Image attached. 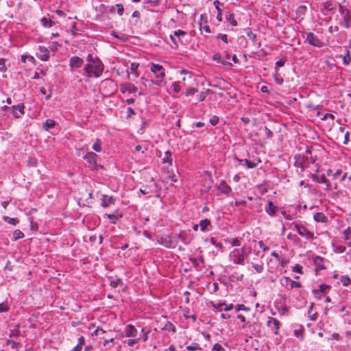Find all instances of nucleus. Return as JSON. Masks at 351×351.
I'll use <instances>...</instances> for the list:
<instances>
[{"label": "nucleus", "instance_id": "obj_1", "mask_svg": "<svg viewBox=\"0 0 351 351\" xmlns=\"http://www.w3.org/2000/svg\"><path fill=\"white\" fill-rule=\"evenodd\" d=\"M295 166L304 171L309 167L310 164H315L317 160V156H313L310 148H307L303 154L295 155Z\"/></svg>", "mask_w": 351, "mask_h": 351}, {"label": "nucleus", "instance_id": "obj_2", "mask_svg": "<svg viewBox=\"0 0 351 351\" xmlns=\"http://www.w3.org/2000/svg\"><path fill=\"white\" fill-rule=\"evenodd\" d=\"M104 64L99 58H95L94 61L87 63L84 67L83 75L88 78H98L104 71Z\"/></svg>", "mask_w": 351, "mask_h": 351}, {"label": "nucleus", "instance_id": "obj_3", "mask_svg": "<svg viewBox=\"0 0 351 351\" xmlns=\"http://www.w3.org/2000/svg\"><path fill=\"white\" fill-rule=\"evenodd\" d=\"M149 68L151 72L155 76V82L153 83L156 86H160L162 82H165L166 77V70L163 66L160 64L150 63Z\"/></svg>", "mask_w": 351, "mask_h": 351}, {"label": "nucleus", "instance_id": "obj_4", "mask_svg": "<svg viewBox=\"0 0 351 351\" xmlns=\"http://www.w3.org/2000/svg\"><path fill=\"white\" fill-rule=\"evenodd\" d=\"M236 95L234 88L226 80H221V103L229 101L230 99H234Z\"/></svg>", "mask_w": 351, "mask_h": 351}, {"label": "nucleus", "instance_id": "obj_5", "mask_svg": "<svg viewBox=\"0 0 351 351\" xmlns=\"http://www.w3.org/2000/svg\"><path fill=\"white\" fill-rule=\"evenodd\" d=\"M250 249H246L244 247L241 249H234L230 252L229 256L234 263L243 265L245 262V256L250 253Z\"/></svg>", "mask_w": 351, "mask_h": 351}, {"label": "nucleus", "instance_id": "obj_6", "mask_svg": "<svg viewBox=\"0 0 351 351\" xmlns=\"http://www.w3.org/2000/svg\"><path fill=\"white\" fill-rule=\"evenodd\" d=\"M227 232L226 228L223 227L221 228V240H222L225 245L229 247L233 246L241 245V241L237 237H235L232 234L226 235L223 232Z\"/></svg>", "mask_w": 351, "mask_h": 351}, {"label": "nucleus", "instance_id": "obj_7", "mask_svg": "<svg viewBox=\"0 0 351 351\" xmlns=\"http://www.w3.org/2000/svg\"><path fill=\"white\" fill-rule=\"evenodd\" d=\"M221 318L222 319H229L233 315L236 314L234 313V304L230 303L229 304H226V302H222L221 301Z\"/></svg>", "mask_w": 351, "mask_h": 351}, {"label": "nucleus", "instance_id": "obj_8", "mask_svg": "<svg viewBox=\"0 0 351 351\" xmlns=\"http://www.w3.org/2000/svg\"><path fill=\"white\" fill-rule=\"evenodd\" d=\"M280 285L287 289L291 290L295 287L300 288L302 287V284L300 282L292 280L288 276H284L280 280Z\"/></svg>", "mask_w": 351, "mask_h": 351}, {"label": "nucleus", "instance_id": "obj_9", "mask_svg": "<svg viewBox=\"0 0 351 351\" xmlns=\"http://www.w3.org/2000/svg\"><path fill=\"white\" fill-rule=\"evenodd\" d=\"M306 37L305 43L315 47H322L324 45L323 42L313 32L306 33Z\"/></svg>", "mask_w": 351, "mask_h": 351}, {"label": "nucleus", "instance_id": "obj_10", "mask_svg": "<svg viewBox=\"0 0 351 351\" xmlns=\"http://www.w3.org/2000/svg\"><path fill=\"white\" fill-rule=\"evenodd\" d=\"M312 259L314 265L316 266L315 269V271L316 274L321 270L326 269V267L324 265L325 260L323 257L317 255H313L312 256ZM326 261L328 262V261L326 260Z\"/></svg>", "mask_w": 351, "mask_h": 351}, {"label": "nucleus", "instance_id": "obj_11", "mask_svg": "<svg viewBox=\"0 0 351 351\" xmlns=\"http://www.w3.org/2000/svg\"><path fill=\"white\" fill-rule=\"evenodd\" d=\"M157 243L167 248H172L175 247L171 237L169 235L158 237Z\"/></svg>", "mask_w": 351, "mask_h": 351}, {"label": "nucleus", "instance_id": "obj_12", "mask_svg": "<svg viewBox=\"0 0 351 351\" xmlns=\"http://www.w3.org/2000/svg\"><path fill=\"white\" fill-rule=\"evenodd\" d=\"M310 178L315 182L325 184L326 191H330L332 189L329 180L326 178V176L324 174L322 175L320 177H319L316 174H311Z\"/></svg>", "mask_w": 351, "mask_h": 351}, {"label": "nucleus", "instance_id": "obj_13", "mask_svg": "<svg viewBox=\"0 0 351 351\" xmlns=\"http://www.w3.org/2000/svg\"><path fill=\"white\" fill-rule=\"evenodd\" d=\"M36 56L42 61H48L50 58V51L46 47L39 46Z\"/></svg>", "mask_w": 351, "mask_h": 351}, {"label": "nucleus", "instance_id": "obj_14", "mask_svg": "<svg viewBox=\"0 0 351 351\" xmlns=\"http://www.w3.org/2000/svg\"><path fill=\"white\" fill-rule=\"evenodd\" d=\"M137 87L130 82L122 83L120 84V91L124 94L125 93H135L137 91Z\"/></svg>", "mask_w": 351, "mask_h": 351}, {"label": "nucleus", "instance_id": "obj_15", "mask_svg": "<svg viewBox=\"0 0 351 351\" xmlns=\"http://www.w3.org/2000/svg\"><path fill=\"white\" fill-rule=\"evenodd\" d=\"M298 234L301 236L302 237L305 238L308 241H313L316 237L314 236V233L310 230H308L306 227L302 223V226L300 227V230L298 232Z\"/></svg>", "mask_w": 351, "mask_h": 351}, {"label": "nucleus", "instance_id": "obj_16", "mask_svg": "<svg viewBox=\"0 0 351 351\" xmlns=\"http://www.w3.org/2000/svg\"><path fill=\"white\" fill-rule=\"evenodd\" d=\"M248 330L247 331L250 333V337H260L261 333V325L258 323H253L247 326Z\"/></svg>", "mask_w": 351, "mask_h": 351}, {"label": "nucleus", "instance_id": "obj_17", "mask_svg": "<svg viewBox=\"0 0 351 351\" xmlns=\"http://www.w3.org/2000/svg\"><path fill=\"white\" fill-rule=\"evenodd\" d=\"M267 325L268 327L271 328L274 334H278V330L280 326V323L278 319L274 317H269V319L267 322Z\"/></svg>", "mask_w": 351, "mask_h": 351}, {"label": "nucleus", "instance_id": "obj_18", "mask_svg": "<svg viewBox=\"0 0 351 351\" xmlns=\"http://www.w3.org/2000/svg\"><path fill=\"white\" fill-rule=\"evenodd\" d=\"M84 64V60L78 56H73L69 59V66L71 71L75 68L81 67Z\"/></svg>", "mask_w": 351, "mask_h": 351}, {"label": "nucleus", "instance_id": "obj_19", "mask_svg": "<svg viewBox=\"0 0 351 351\" xmlns=\"http://www.w3.org/2000/svg\"><path fill=\"white\" fill-rule=\"evenodd\" d=\"M339 25L346 29H349L351 27L350 12L341 15V19L339 22Z\"/></svg>", "mask_w": 351, "mask_h": 351}, {"label": "nucleus", "instance_id": "obj_20", "mask_svg": "<svg viewBox=\"0 0 351 351\" xmlns=\"http://www.w3.org/2000/svg\"><path fill=\"white\" fill-rule=\"evenodd\" d=\"M97 155L94 152H88L84 156V159L86 160L93 167L97 169Z\"/></svg>", "mask_w": 351, "mask_h": 351}, {"label": "nucleus", "instance_id": "obj_21", "mask_svg": "<svg viewBox=\"0 0 351 351\" xmlns=\"http://www.w3.org/2000/svg\"><path fill=\"white\" fill-rule=\"evenodd\" d=\"M223 15V13L221 12V16ZM226 19V23H230L232 26H237V21L235 19L234 14L230 11H226L223 13ZM222 21V18L221 17V21Z\"/></svg>", "mask_w": 351, "mask_h": 351}, {"label": "nucleus", "instance_id": "obj_22", "mask_svg": "<svg viewBox=\"0 0 351 351\" xmlns=\"http://www.w3.org/2000/svg\"><path fill=\"white\" fill-rule=\"evenodd\" d=\"M24 108L25 106L23 104H19L16 106H13L12 107V113L13 116L15 118L21 117L25 113Z\"/></svg>", "mask_w": 351, "mask_h": 351}, {"label": "nucleus", "instance_id": "obj_23", "mask_svg": "<svg viewBox=\"0 0 351 351\" xmlns=\"http://www.w3.org/2000/svg\"><path fill=\"white\" fill-rule=\"evenodd\" d=\"M125 335L127 337H136L138 335L137 329L132 324H128L124 328Z\"/></svg>", "mask_w": 351, "mask_h": 351}, {"label": "nucleus", "instance_id": "obj_24", "mask_svg": "<svg viewBox=\"0 0 351 351\" xmlns=\"http://www.w3.org/2000/svg\"><path fill=\"white\" fill-rule=\"evenodd\" d=\"M231 56V52L229 50L225 49L223 51V60H221V64L228 69L232 66V63L229 62Z\"/></svg>", "mask_w": 351, "mask_h": 351}, {"label": "nucleus", "instance_id": "obj_25", "mask_svg": "<svg viewBox=\"0 0 351 351\" xmlns=\"http://www.w3.org/2000/svg\"><path fill=\"white\" fill-rule=\"evenodd\" d=\"M278 210V206L274 205L271 201H269L267 203V206L265 207V212L269 215V216H274L276 215V213Z\"/></svg>", "mask_w": 351, "mask_h": 351}, {"label": "nucleus", "instance_id": "obj_26", "mask_svg": "<svg viewBox=\"0 0 351 351\" xmlns=\"http://www.w3.org/2000/svg\"><path fill=\"white\" fill-rule=\"evenodd\" d=\"M115 199L112 196H108L107 195H103L101 198V206L106 208L110 204H114Z\"/></svg>", "mask_w": 351, "mask_h": 351}, {"label": "nucleus", "instance_id": "obj_27", "mask_svg": "<svg viewBox=\"0 0 351 351\" xmlns=\"http://www.w3.org/2000/svg\"><path fill=\"white\" fill-rule=\"evenodd\" d=\"M307 12V7L306 5H302L297 8L295 11L296 17L298 19H300L303 20L304 19L305 15Z\"/></svg>", "mask_w": 351, "mask_h": 351}, {"label": "nucleus", "instance_id": "obj_28", "mask_svg": "<svg viewBox=\"0 0 351 351\" xmlns=\"http://www.w3.org/2000/svg\"><path fill=\"white\" fill-rule=\"evenodd\" d=\"M187 33L183 30L181 29H177L174 31V36H176V38L178 39L179 44H183L184 43V39L186 36Z\"/></svg>", "mask_w": 351, "mask_h": 351}, {"label": "nucleus", "instance_id": "obj_29", "mask_svg": "<svg viewBox=\"0 0 351 351\" xmlns=\"http://www.w3.org/2000/svg\"><path fill=\"white\" fill-rule=\"evenodd\" d=\"M314 303L311 302L308 307L307 315L308 318L312 321H315L317 319V313L316 311H313Z\"/></svg>", "mask_w": 351, "mask_h": 351}, {"label": "nucleus", "instance_id": "obj_30", "mask_svg": "<svg viewBox=\"0 0 351 351\" xmlns=\"http://www.w3.org/2000/svg\"><path fill=\"white\" fill-rule=\"evenodd\" d=\"M323 8L330 13H333L336 9V4L332 1H327L323 3Z\"/></svg>", "mask_w": 351, "mask_h": 351}, {"label": "nucleus", "instance_id": "obj_31", "mask_svg": "<svg viewBox=\"0 0 351 351\" xmlns=\"http://www.w3.org/2000/svg\"><path fill=\"white\" fill-rule=\"evenodd\" d=\"M313 219L316 222L326 223L328 221L327 217L321 212L314 214Z\"/></svg>", "mask_w": 351, "mask_h": 351}, {"label": "nucleus", "instance_id": "obj_32", "mask_svg": "<svg viewBox=\"0 0 351 351\" xmlns=\"http://www.w3.org/2000/svg\"><path fill=\"white\" fill-rule=\"evenodd\" d=\"M246 34L247 36L249 37V38L252 40V42L253 43V44L254 45H257L258 47H261V43H258V40H257V36L256 35L253 33L250 29H247V32H246Z\"/></svg>", "mask_w": 351, "mask_h": 351}, {"label": "nucleus", "instance_id": "obj_33", "mask_svg": "<svg viewBox=\"0 0 351 351\" xmlns=\"http://www.w3.org/2000/svg\"><path fill=\"white\" fill-rule=\"evenodd\" d=\"M231 193V188L226 184L225 181L221 180V193H223L228 196Z\"/></svg>", "mask_w": 351, "mask_h": 351}, {"label": "nucleus", "instance_id": "obj_34", "mask_svg": "<svg viewBox=\"0 0 351 351\" xmlns=\"http://www.w3.org/2000/svg\"><path fill=\"white\" fill-rule=\"evenodd\" d=\"M171 152L170 151H167L165 152V156L162 158V163H168L169 165H172V157H171Z\"/></svg>", "mask_w": 351, "mask_h": 351}, {"label": "nucleus", "instance_id": "obj_35", "mask_svg": "<svg viewBox=\"0 0 351 351\" xmlns=\"http://www.w3.org/2000/svg\"><path fill=\"white\" fill-rule=\"evenodd\" d=\"M55 125V121L52 119H47L45 122L43 123V128L45 130H49V129L53 128Z\"/></svg>", "mask_w": 351, "mask_h": 351}, {"label": "nucleus", "instance_id": "obj_36", "mask_svg": "<svg viewBox=\"0 0 351 351\" xmlns=\"http://www.w3.org/2000/svg\"><path fill=\"white\" fill-rule=\"evenodd\" d=\"M331 288V287L328 285H326V284H321L319 287V290H313V292L314 293V295L316 296V294L318 293V292H320V293H326V291L328 289H330Z\"/></svg>", "mask_w": 351, "mask_h": 351}, {"label": "nucleus", "instance_id": "obj_37", "mask_svg": "<svg viewBox=\"0 0 351 351\" xmlns=\"http://www.w3.org/2000/svg\"><path fill=\"white\" fill-rule=\"evenodd\" d=\"M274 82L278 85H282L284 82L282 77L278 73V71H275L273 74Z\"/></svg>", "mask_w": 351, "mask_h": 351}, {"label": "nucleus", "instance_id": "obj_38", "mask_svg": "<svg viewBox=\"0 0 351 351\" xmlns=\"http://www.w3.org/2000/svg\"><path fill=\"white\" fill-rule=\"evenodd\" d=\"M351 62L350 51L348 49L346 50V53L343 57V64L345 66L348 65Z\"/></svg>", "mask_w": 351, "mask_h": 351}, {"label": "nucleus", "instance_id": "obj_39", "mask_svg": "<svg viewBox=\"0 0 351 351\" xmlns=\"http://www.w3.org/2000/svg\"><path fill=\"white\" fill-rule=\"evenodd\" d=\"M110 285L112 288H117L119 286V285L122 283L121 280L119 278L115 277L114 278H113L112 277H110Z\"/></svg>", "mask_w": 351, "mask_h": 351}, {"label": "nucleus", "instance_id": "obj_40", "mask_svg": "<svg viewBox=\"0 0 351 351\" xmlns=\"http://www.w3.org/2000/svg\"><path fill=\"white\" fill-rule=\"evenodd\" d=\"M104 217H107L110 220V222L111 223L114 224V223H116L117 219L121 217V215H112V214H105Z\"/></svg>", "mask_w": 351, "mask_h": 351}, {"label": "nucleus", "instance_id": "obj_41", "mask_svg": "<svg viewBox=\"0 0 351 351\" xmlns=\"http://www.w3.org/2000/svg\"><path fill=\"white\" fill-rule=\"evenodd\" d=\"M41 23L45 27H51L54 25V22L46 17L41 19Z\"/></svg>", "mask_w": 351, "mask_h": 351}, {"label": "nucleus", "instance_id": "obj_42", "mask_svg": "<svg viewBox=\"0 0 351 351\" xmlns=\"http://www.w3.org/2000/svg\"><path fill=\"white\" fill-rule=\"evenodd\" d=\"M199 30L201 31L202 34L204 32L206 33H210V29L209 26L206 24V21H204V23L201 21L199 23Z\"/></svg>", "mask_w": 351, "mask_h": 351}, {"label": "nucleus", "instance_id": "obj_43", "mask_svg": "<svg viewBox=\"0 0 351 351\" xmlns=\"http://www.w3.org/2000/svg\"><path fill=\"white\" fill-rule=\"evenodd\" d=\"M250 310V308L245 306L244 304L234 305V313H236L239 311H249Z\"/></svg>", "mask_w": 351, "mask_h": 351}, {"label": "nucleus", "instance_id": "obj_44", "mask_svg": "<svg viewBox=\"0 0 351 351\" xmlns=\"http://www.w3.org/2000/svg\"><path fill=\"white\" fill-rule=\"evenodd\" d=\"M210 225V221L208 219H202L199 221L200 230L204 232L207 230L208 226Z\"/></svg>", "mask_w": 351, "mask_h": 351}, {"label": "nucleus", "instance_id": "obj_45", "mask_svg": "<svg viewBox=\"0 0 351 351\" xmlns=\"http://www.w3.org/2000/svg\"><path fill=\"white\" fill-rule=\"evenodd\" d=\"M24 236V234L20 230H15L12 233V239L14 241L22 239Z\"/></svg>", "mask_w": 351, "mask_h": 351}, {"label": "nucleus", "instance_id": "obj_46", "mask_svg": "<svg viewBox=\"0 0 351 351\" xmlns=\"http://www.w3.org/2000/svg\"><path fill=\"white\" fill-rule=\"evenodd\" d=\"M340 281L344 287H348L350 284V278L348 276H341Z\"/></svg>", "mask_w": 351, "mask_h": 351}, {"label": "nucleus", "instance_id": "obj_47", "mask_svg": "<svg viewBox=\"0 0 351 351\" xmlns=\"http://www.w3.org/2000/svg\"><path fill=\"white\" fill-rule=\"evenodd\" d=\"M93 149L97 152H100L101 151V141L99 138H97L92 147Z\"/></svg>", "mask_w": 351, "mask_h": 351}, {"label": "nucleus", "instance_id": "obj_48", "mask_svg": "<svg viewBox=\"0 0 351 351\" xmlns=\"http://www.w3.org/2000/svg\"><path fill=\"white\" fill-rule=\"evenodd\" d=\"M332 247L333 251L337 254L343 253L346 250V247L343 245H335L334 244H332Z\"/></svg>", "mask_w": 351, "mask_h": 351}, {"label": "nucleus", "instance_id": "obj_49", "mask_svg": "<svg viewBox=\"0 0 351 351\" xmlns=\"http://www.w3.org/2000/svg\"><path fill=\"white\" fill-rule=\"evenodd\" d=\"M171 88L175 93H178L181 90L180 82H174L172 83Z\"/></svg>", "mask_w": 351, "mask_h": 351}, {"label": "nucleus", "instance_id": "obj_50", "mask_svg": "<svg viewBox=\"0 0 351 351\" xmlns=\"http://www.w3.org/2000/svg\"><path fill=\"white\" fill-rule=\"evenodd\" d=\"M302 266L300 264H295L293 267H292V271L298 273L300 274H303Z\"/></svg>", "mask_w": 351, "mask_h": 351}, {"label": "nucleus", "instance_id": "obj_51", "mask_svg": "<svg viewBox=\"0 0 351 351\" xmlns=\"http://www.w3.org/2000/svg\"><path fill=\"white\" fill-rule=\"evenodd\" d=\"M139 340L140 338L129 339L125 341V343H126L128 346H133L134 344L138 343Z\"/></svg>", "mask_w": 351, "mask_h": 351}, {"label": "nucleus", "instance_id": "obj_52", "mask_svg": "<svg viewBox=\"0 0 351 351\" xmlns=\"http://www.w3.org/2000/svg\"><path fill=\"white\" fill-rule=\"evenodd\" d=\"M301 221H292V222H287L286 223V226L288 227V228L291 229L292 230H295V228L298 226V224Z\"/></svg>", "mask_w": 351, "mask_h": 351}, {"label": "nucleus", "instance_id": "obj_53", "mask_svg": "<svg viewBox=\"0 0 351 351\" xmlns=\"http://www.w3.org/2000/svg\"><path fill=\"white\" fill-rule=\"evenodd\" d=\"M237 318L241 322L243 323V324L241 326V328L243 329H245L247 328V324L246 323V319H245V317L241 315V314H238L237 315Z\"/></svg>", "mask_w": 351, "mask_h": 351}, {"label": "nucleus", "instance_id": "obj_54", "mask_svg": "<svg viewBox=\"0 0 351 351\" xmlns=\"http://www.w3.org/2000/svg\"><path fill=\"white\" fill-rule=\"evenodd\" d=\"M4 220L7 221L8 223L12 225H16L19 223V221L16 218H10L8 217H5Z\"/></svg>", "mask_w": 351, "mask_h": 351}, {"label": "nucleus", "instance_id": "obj_55", "mask_svg": "<svg viewBox=\"0 0 351 351\" xmlns=\"http://www.w3.org/2000/svg\"><path fill=\"white\" fill-rule=\"evenodd\" d=\"M343 234L345 235L346 240H351V228L350 227L347 228L343 231Z\"/></svg>", "mask_w": 351, "mask_h": 351}, {"label": "nucleus", "instance_id": "obj_56", "mask_svg": "<svg viewBox=\"0 0 351 351\" xmlns=\"http://www.w3.org/2000/svg\"><path fill=\"white\" fill-rule=\"evenodd\" d=\"M285 62H286V58H283V59H280V60L277 61L276 62V66H275V71H278V69L277 68L278 67H281V66H283L285 64Z\"/></svg>", "mask_w": 351, "mask_h": 351}, {"label": "nucleus", "instance_id": "obj_57", "mask_svg": "<svg viewBox=\"0 0 351 351\" xmlns=\"http://www.w3.org/2000/svg\"><path fill=\"white\" fill-rule=\"evenodd\" d=\"M338 5H339V12L341 14V15L350 12V11L346 8H345L343 5H342L339 3H338Z\"/></svg>", "mask_w": 351, "mask_h": 351}, {"label": "nucleus", "instance_id": "obj_58", "mask_svg": "<svg viewBox=\"0 0 351 351\" xmlns=\"http://www.w3.org/2000/svg\"><path fill=\"white\" fill-rule=\"evenodd\" d=\"M139 66V64L138 62H132L129 67V69L132 72H136Z\"/></svg>", "mask_w": 351, "mask_h": 351}, {"label": "nucleus", "instance_id": "obj_59", "mask_svg": "<svg viewBox=\"0 0 351 351\" xmlns=\"http://www.w3.org/2000/svg\"><path fill=\"white\" fill-rule=\"evenodd\" d=\"M106 333V331L102 328L97 327L95 330L92 333V335L99 336L100 335Z\"/></svg>", "mask_w": 351, "mask_h": 351}, {"label": "nucleus", "instance_id": "obj_60", "mask_svg": "<svg viewBox=\"0 0 351 351\" xmlns=\"http://www.w3.org/2000/svg\"><path fill=\"white\" fill-rule=\"evenodd\" d=\"M116 7L117 8V13L119 16H122L124 12V8L123 4L117 3L116 4Z\"/></svg>", "mask_w": 351, "mask_h": 351}, {"label": "nucleus", "instance_id": "obj_61", "mask_svg": "<svg viewBox=\"0 0 351 351\" xmlns=\"http://www.w3.org/2000/svg\"><path fill=\"white\" fill-rule=\"evenodd\" d=\"M197 91V90L195 88H187L186 93H185V95L186 96H190V95H194L196 92Z\"/></svg>", "mask_w": 351, "mask_h": 351}, {"label": "nucleus", "instance_id": "obj_62", "mask_svg": "<svg viewBox=\"0 0 351 351\" xmlns=\"http://www.w3.org/2000/svg\"><path fill=\"white\" fill-rule=\"evenodd\" d=\"M245 165L249 169H253L256 167V164L254 162H252L251 160H248L247 159L245 160Z\"/></svg>", "mask_w": 351, "mask_h": 351}, {"label": "nucleus", "instance_id": "obj_63", "mask_svg": "<svg viewBox=\"0 0 351 351\" xmlns=\"http://www.w3.org/2000/svg\"><path fill=\"white\" fill-rule=\"evenodd\" d=\"M252 267L258 273H261L263 271V264L262 265L254 264V265H253Z\"/></svg>", "mask_w": 351, "mask_h": 351}, {"label": "nucleus", "instance_id": "obj_64", "mask_svg": "<svg viewBox=\"0 0 351 351\" xmlns=\"http://www.w3.org/2000/svg\"><path fill=\"white\" fill-rule=\"evenodd\" d=\"M219 121V118L217 117V116H213L212 118H210V123L213 125H217Z\"/></svg>", "mask_w": 351, "mask_h": 351}]
</instances>
